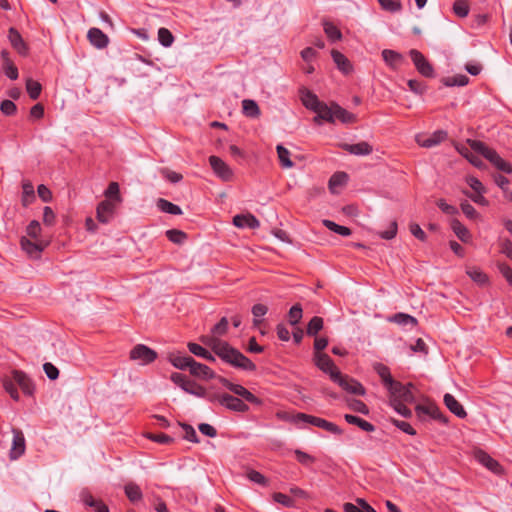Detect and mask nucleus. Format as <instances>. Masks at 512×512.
Wrapping results in <instances>:
<instances>
[{"label":"nucleus","instance_id":"14","mask_svg":"<svg viewBox=\"0 0 512 512\" xmlns=\"http://www.w3.org/2000/svg\"><path fill=\"white\" fill-rule=\"evenodd\" d=\"M315 365L324 373L329 374L330 379L334 372H338L339 369L335 366L333 360L325 353L314 354Z\"/></svg>","mask_w":512,"mask_h":512},{"label":"nucleus","instance_id":"26","mask_svg":"<svg viewBox=\"0 0 512 512\" xmlns=\"http://www.w3.org/2000/svg\"><path fill=\"white\" fill-rule=\"evenodd\" d=\"M382 58L392 69H397L403 62L402 54L391 49H384L382 51Z\"/></svg>","mask_w":512,"mask_h":512},{"label":"nucleus","instance_id":"4","mask_svg":"<svg viewBox=\"0 0 512 512\" xmlns=\"http://www.w3.org/2000/svg\"><path fill=\"white\" fill-rule=\"evenodd\" d=\"M292 421L295 424H310L315 427L324 429L332 434L340 435L342 434V429L336 424L329 422L323 418L316 417L313 415L305 414V413H297L293 416Z\"/></svg>","mask_w":512,"mask_h":512},{"label":"nucleus","instance_id":"47","mask_svg":"<svg viewBox=\"0 0 512 512\" xmlns=\"http://www.w3.org/2000/svg\"><path fill=\"white\" fill-rule=\"evenodd\" d=\"M26 89L31 99L36 100L40 96L42 87L41 84L32 79H28L26 82Z\"/></svg>","mask_w":512,"mask_h":512},{"label":"nucleus","instance_id":"22","mask_svg":"<svg viewBox=\"0 0 512 512\" xmlns=\"http://www.w3.org/2000/svg\"><path fill=\"white\" fill-rule=\"evenodd\" d=\"M341 147L348 153L357 155V156H366V155L371 154L373 151L372 146L366 141H362V142H359L356 144L344 143V144H342Z\"/></svg>","mask_w":512,"mask_h":512},{"label":"nucleus","instance_id":"64","mask_svg":"<svg viewBox=\"0 0 512 512\" xmlns=\"http://www.w3.org/2000/svg\"><path fill=\"white\" fill-rule=\"evenodd\" d=\"M437 206L445 214H448V215L458 214V209L455 206L448 204L444 199L438 200Z\"/></svg>","mask_w":512,"mask_h":512},{"label":"nucleus","instance_id":"3","mask_svg":"<svg viewBox=\"0 0 512 512\" xmlns=\"http://www.w3.org/2000/svg\"><path fill=\"white\" fill-rule=\"evenodd\" d=\"M301 101L307 109L317 114L314 118L315 122H318L320 119H329L328 105L319 101L318 97L311 91L307 89L301 90Z\"/></svg>","mask_w":512,"mask_h":512},{"label":"nucleus","instance_id":"48","mask_svg":"<svg viewBox=\"0 0 512 512\" xmlns=\"http://www.w3.org/2000/svg\"><path fill=\"white\" fill-rule=\"evenodd\" d=\"M323 328V319L318 316H314L308 323L307 334L309 336H315Z\"/></svg>","mask_w":512,"mask_h":512},{"label":"nucleus","instance_id":"51","mask_svg":"<svg viewBox=\"0 0 512 512\" xmlns=\"http://www.w3.org/2000/svg\"><path fill=\"white\" fill-rule=\"evenodd\" d=\"M166 236L169 239V241H171L175 244H182L187 238L186 233H184L181 230H177V229L167 230Z\"/></svg>","mask_w":512,"mask_h":512},{"label":"nucleus","instance_id":"34","mask_svg":"<svg viewBox=\"0 0 512 512\" xmlns=\"http://www.w3.org/2000/svg\"><path fill=\"white\" fill-rule=\"evenodd\" d=\"M376 371L378 375L381 377L383 384L387 387L388 390H390L397 382L393 380L390 370L387 366L383 364H378L376 366Z\"/></svg>","mask_w":512,"mask_h":512},{"label":"nucleus","instance_id":"1","mask_svg":"<svg viewBox=\"0 0 512 512\" xmlns=\"http://www.w3.org/2000/svg\"><path fill=\"white\" fill-rule=\"evenodd\" d=\"M227 329L228 320L226 317H223L213 326L211 330L213 335L204 336L201 340L205 345L210 347L223 362L244 371H255L256 365L249 358L232 347L228 342L219 339V336H223L227 332Z\"/></svg>","mask_w":512,"mask_h":512},{"label":"nucleus","instance_id":"30","mask_svg":"<svg viewBox=\"0 0 512 512\" xmlns=\"http://www.w3.org/2000/svg\"><path fill=\"white\" fill-rule=\"evenodd\" d=\"M331 56L339 70H341L345 74H348L352 71L351 63L344 54L337 50H332Z\"/></svg>","mask_w":512,"mask_h":512},{"label":"nucleus","instance_id":"59","mask_svg":"<svg viewBox=\"0 0 512 512\" xmlns=\"http://www.w3.org/2000/svg\"><path fill=\"white\" fill-rule=\"evenodd\" d=\"M3 71L11 80H16L18 78V69L11 60H7L6 63H3Z\"/></svg>","mask_w":512,"mask_h":512},{"label":"nucleus","instance_id":"36","mask_svg":"<svg viewBox=\"0 0 512 512\" xmlns=\"http://www.w3.org/2000/svg\"><path fill=\"white\" fill-rule=\"evenodd\" d=\"M243 113L247 117L256 118L260 115V109L258 104L251 99H245L242 101Z\"/></svg>","mask_w":512,"mask_h":512},{"label":"nucleus","instance_id":"13","mask_svg":"<svg viewBox=\"0 0 512 512\" xmlns=\"http://www.w3.org/2000/svg\"><path fill=\"white\" fill-rule=\"evenodd\" d=\"M209 163L214 173L223 181H230L233 176L231 168L218 156H210Z\"/></svg>","mask_w":512,"mask_h":512},{"label":"nucleus","instance_id":"23","mask_svg":"<svg viewBox=\"0 0 512 512\" xmlns=\"http://www.w3.org/2000/svg\"><path fill=\"white\" fill-rule=\"evenodd\" d=\"M87 37L90 43L98 49L107 47L109 43L108 36L98 28H91L88 31Z\"/></svg>","mask_w":512,"mask_h":512},{"label":"nucleus","instance_id":"39","mask_svg":"<svg viewBox=\"0 0 512 512\" xmlns=\"http://www.w3.org/2000/svg\"><path fill=\"white\" fill-rule=\"evenodd\" d=\"M323 28L325 34L332 42L338 41L342 38L341 31L333 23L324 21Z\"/></svg>","mask_w":512,"mask_h":512},{"label":"nucleus","instance_id":"5","mask_svg":"<svg viewBox=\"0 0 512 512\" xmlns=\"http://www.w3.org/2000/svg\"><path fill=\"white\" fill-rule=\"evenodd\" d=\"M207 400L211 403H218L229 410L236 412H245L248 410V405L241 399L230 395L228 393H210Z\"/></svg>","mask_w":512,"mask_h":512},{"label":"nucleus","instance_id":"61","mask_svg":"<svg viewBox=\"0 0 512 512\" xmlns=\"http://www.w3.org/2000/svg\"><path fill=\"white\" fill-rule=\"evenodd\" d=\"M349 407L355 411V412H358V413H361V414H364V415H367L369 414V408L367 407V405L361 401V400H357V399H354L352 400L350 403H349Z\"/></svg>","mask_w":512,"mask_h":512},{"label":"nucleus","instance_id":"35","mask_svg":"<svg viewBox=\"0 0 512 512\" xmlns=\"http://www.w3.org/2000/svg\"><path fill=\"white\" fill-rule=\"evenodd\" d=\"M124 490L128 499L133 503L140 501L143 497L140 487L133 482L126 484Z\"/></svg>","mask_w":512,"mask_h":512},{"label":"nucleus","instance_id":"9","mask_svg":"<svg viewBox=\"0 0 512 512\" xmlns=\"http://www.w3.org/2000/svg\"><path fill=\"white\" fill-rule=\"evenodd\" d=\"M409 55L417 69V71L424 77L431 78L434 76L433 66L425 58V56L416 49H411Z\"/></svg>","mask_w":512,"mask_h":512},{"label":"nucleus","instance_id":"62","mask_svg":"<svg viewBox=\"0 0 512 512\" xmlns=\"http://www.w3.org/2000/svg\"><path fill=\"white\" fill-rule=\"evenodd\" d=\"M467 184L473 190L472 192H486V189L482 182L474 176H468L466 178Z\"/></svg>","mask_w":512,"mask_h":512},{"label":"nucleus","instance_id":"28","mask_svg":"<svg viewBox=\"0 0 512 512\" xmlns=\"http://www.w3.org/2000/svg\"><path fill=\"white\" fill-rule=\"evenodd\" d=\"M35 199H36V196H35L33 184L28 180L23 181L22 197H21L22 205L24 207H27L30 204H32L35 201Z\"/></svg>","mask_w":512,"mask_h":512},{"label":"nucleus","instance_id":"56","mask_svg":"<svg viewBox=\"0 0 512 512\" xmlns=\"http://www.w3.org/2000/svg\"><path fill=\"white\" fill-rule=\"evenodd\" d=\"M460 207L462 212L468 219L475 220L479 217V213L468 201L465 200L461 202Z\"/></svg>","mask_w":512,"mask_h":512},{"label":"nucleus","instance_id":"2","mask_svg":"<svg viewBox=\"0 0 512 512\" xmlns=\"http://www.w3.org/2000/svg\"><path fill=\"white\" fill-rule=\"evenodd\" d=\"M471 149L489 160L498 170L510 174L512 166L510 163L501 158L498 153L489 148L484 142L478 140H468Z\"/></svg>","mask_w":512,"mask_h":512},{"label":"nucleus","instance_id":"63","mask_svg":"<svg viewBox=\"0 0 512 512\" xmlns=\"http://www.w3.org/2000/svg\"><path fill=\"white\" fill-rule=\"evenodd\" d=\"M0 110L4 115L11 116L16 113L17 107L11 100H4L1 102Z\"/></svg>","mask_w":512,"mask_h":512},{"label":"nucleus","instance_id":"8","mask_svg":"<svg viewBox=\"0 0 512 512\" xmlns=\"http://www.w3.org/2000/svg\"><path fill=\"white\" fill-rule=\"evenodd\" d=\"M130 358L139 361L142 365H146L152 363L157 358V353L144 344H138L130 351Z\"/></svg>","mask_w":512,"mask_h":512},{"label":"nucleus","instance_id":"20","mask_svg":"<svg viewBox=\"0 0 512 512\" xmlns=\"http://www.w3.org/2000/svg\"><path fill=\"white\" fill-rule=\"evenodd\" d=\"M233 224L238 228L257 229L260 227L259 220L252 214H238L234 216Z\"/></svg>","mask_w":512,"mask_h":512},{"label":"nucleus","instance_id":"32","mask_svg":"<svg viewBox=\"0 0 512 512\" xmlns=\"http://www.w3.org/2000/svg\"><path fill=\"white\" fill-rule=\"evenodd\" d=\"M344 419L346 420L347 423L356 425L363 431L372 432L375 430V427L373 424H371L370 422H368L358 416H355L352 414H345Z\"/></svg>","mask_w":512,"mask_h":512},{"label":"nucleus","instance_id":"19","mask_svg":"<svg viewBox=\"0 0 512 512\" xmlns=\"http://www.w3.org/2000/svg\"><path fill=\"white\" fill-rule=\"evenodd\" d=\"M189 372L194 377H198L203 380H209L216 377L215 373L210 367L195 360H193Z\"/></svg>","mask_w":512,"mask_h":512},{"label":"nucleus","instance_id":"27","mask_svg":"<svg viewBox=\"0 0 512 512\" xmlns=\"http://www.w3.org/2000/svg\"><path fill=\"white\" fill-rule=\"evenodd\" d=\"M193 360L194 358L188 355L170 354L169 356L170 363L179 370H189Z\"/></svg>","mask_w":512,"mask_h":512},{"label":"nucleus","instance_id":"45","mask_svg":"<svg viewBox=\"0 0 512 512\" xmlns=\"http://www.w3.org/2000/svg\"><path fill=\"white\" fill-rule=\"evenodd\" d=\"M158 40L164 47H170L174 42L173 34L167 28H160L158 30Z\"/></svg>","mask_w":512,"mask_h":512},{"label":"nucleus","instance_id":"55","mask_svg":"<svg viewBox=\"0 0 512 512\" xmlns=\"http://www.w3.org/2000/svg\"><path fill=\"white\" fill-rule=\"evenodd\" d=\"M289 322L291 325H296L302 318V307L299 304L293 305L289 310Z\"/></svg>","mask_w":512,"mask_h":512},{"label":"nucleus","instance_id":"17","mask_svg":"<svg viewBox=\"0 0 512 512\" xmlns=\"http://www.w3.org/2000/svg\"><path fill=\"white\" fill-rule=\"evenodd\" d=\"M446 137L447 133L445 131L437 130L428 137L418 135L416 141L422 147L431 148L443 142Z\"/></svg>","mask_w":512,"mask_h":512},{"label":"nucleus","instance_id":"11","mask_svg":"<svg viewBox=\"0 0 512 512\" xmlns=\"http://www.w3.org/2000/svg\"><path fill=\"white\" fill-rule=\"evenodd\" d=\"M412 388V384L403 385L400 382H396L394 386L389 390L391 394L390 399H397L398 401L401 402L412 403L414 401Z\"/></svg>","mask_w":512,"mask_h":512},{"label":"nucleus","instance_id":"41","mask_svg":"<svg viewBox=\"0 0 512 512\" xmlns=\"http://www.w3.org/2000/svg\"><path fill=\"white\" fill-rule=\"evenodd\" d=\"M323 224L326 228L341 236L347 237L351 235V230L348 227L339 225L331 220H323Z\"/></svg>","mask_w":512,"mask_h":512},{"label":"nucleus","instance_id":"38","mask_svg":"<svg viewBox=\"0 0 512 512\" xmlns=\"http://www.w3.org/2000/svg\"><path fill=\"white\" fill-rule=\"evenodd\" d=\"M276 151L278 154L280 164L283 168L293 167L294 164L290 159V151L288 149H286L283 145L279 144L276 147Z\"/></svg>","mask_w":512,"mask_h":512},{"label":"nucleus","instance_id":"29","mask_svg":"<svg viewBox=\"0 0 512 512\" xmlns=\"http://www.w3.org/2000/svg\"><path fill=\"white\" fill-rule=\"evenodd\" d=\"M416 411L419 416L429 415L433 419H437L439 421L446 422V418L443 416L440 409L435 405H430V406L418 405L416 407Z\"/></svg>","mask_w":512,"mask_h":512},{"label":"nucleus","instance_id":"46","mask_svg":"<svg viewBox=\"0 0 512 512\" xmlns=\"http://www.w3.org/2000/svg\"><path fill=\"white\" fill-rule=\"evenodd\" d=\"M267 311H268L267 306H265L263 304H255L252 307V314L254 317V319H253L254 326L258 327L260 325V323L262 322L261 318L266 315Z\"/></svg>","mask_w":512,"mask_h":512},{"label":"nucleus","instance_id":"24","mask_svg":"<svg viewBox=\"0 0 512 512\" xmlns=\"http://www.w3.org/2000/svg\"><path fill=\"white\" fill-rule=\"evenodd\" d=\"M20 245L22 250L25 251L28 256L35 258L38 257L44 249L42 242H38L37 240L33 242L29 240L26 236H23L21 238Z\"/></svg>","mask_w":512,"mask_h":512},{"label":"nucleus","instance_id":"43","mask_svg":"<svg viewBox=\"0 0 512 512\" xmlns=\"http://www.w3.org/2000/svg\"><path fill=\"white\" fill-rule=\"evenodd\" d=\"M378 3L383 10L391 13L399 12L402 9L400 0H378Z\"/></svg>","mask_w":512,"mask_h":512},{"label":"nucleus","instance_id":"16","mask_svg":"<svg viewBox=\"0 0 512 512\" xmlns=\"http://www.w3.org/2000/svg\"><path fill=\"white\" fill-rule=\"evenodd\" d=\"M115 205L111 200H104L100 202L96 209L97 220L101 223H108L114 213Z\"/></svg>","mask_w":512,"mask_h":512},{"label":"nucleus","instance_id":"53","mask_svg":"<svg viewBox=\"0 0 512 512\" xmlns=\"http://www.w3.org/2000/svg\"><path fill=\"white\" fill-rule=\"evenodd\" d=\"M453 11L457 16L464 18L469 13V5L465 0H456L453 4Z\"/></svg>","mask_w":512,"mask_h":512},{"label":"nucleus","instance_id":"58","mask_svg":"<svg viewBox=\"0 0 512 512\" xmlns=\"http://www.w3.org/2000/svg\"><path fill=\"white\" fill-rule=\"evenodd\" d=\"M273 500L287 508L293 507L295 504V501L291 497L280 492L273 494Z\"/></svg>","mask_w":512,"mask_h":512},{"label":"nucleus","instance_id":"40","mask_svg":"<svg viewBox=\"0 0 512 512\" xmlns=\"http://www.w3.org/2000/svg\"><path fill=\"white\" fill-rule=\"evenodd\" d=\"M442 82L447 87L465 86L468 84L469 78L466 75L458 74V75L446 77L442 80Z\"/></svg>","mask_w":512,"mask_h":512},{"label":"nucleus","instance_id":"42","mask_svg":"<svg viewBox=\"0 0 512 512\" xmlns=\"http://www.w3.org/2000/svg\"><path fill=\"white\" fill-rule=\"evenodd\" d=\"M15 381L13 380V376L11 377H5L3 379V387L5 391L11 396L12 399L15 401L19 400V393L15 385Z\"/></svg>","mask_w":512,"mask_h":512},{"label":"nucleus","instance_id":"44","mask_svg":"<svg viewBox=\"0 0 512 512\" xmlns=\"http://www.w3.org/2000/svg\"><path fill=\"white\" fill-rule=\"evenodd\" d=\"M391 320L393 322H395L399 325H403V326H408V325L415 326L417 324V320L413 316L405 314V313H397L392 317Z\"/></svg>","mask_w":512,"mask_h":512},{"label":"nucleus","instance_id":"60","mask_svg":"<svg viewBox=\"0 0 512 512\" xmlns=\"http://www.w3.org/2000/svg\"><path fill=\"white\" fill-rule=\"evenodd\" d=\"M391 422L395 427H397L398 429H400L401 431H403L406 434H409V435L416 434L415 429L406 421L392 419Z\"/></svg>","mask_w":512,"mask_h":512},{"label":"nucleus","instance_id":"7","mask_svg":"<svg viewBox=\"0 0 512 512\" xmlns=\"http://www.w3.org/2000/svg\"><path fill=\"white\" fill-rule=\"evenodd\" d=\"M331 380L348 393L361 396L365 394V389L361 383L347 375H343L340 371L334 372Z\"/></svg>","mask_w":512,"mask_h":512},{"label":"nucleus","instance_id":"49","mask_svg":"<svg viewBox=\"0 0 512 512\" xmlns=\"http://www.w3.org/2000/svg\"><path fill=\"white\" fill-rule=\"evenodd\" d=\"M407 402H401L397 399H390V405L394 410L403 417H410L412 415L411 410L405 405Z\"/></svg>","mask_w":512,"mask_h":512},{"label":"nucleus","instance_id":"21","mask_svg":"<svg viewBox=\"0 0 512 512\" xmlns=\"http://www.w3.org/2000/svg\"><path fill=\"white\" fill-rule=\"evenodd\" d=\"M8 39L12 47L21 55H26L28 53V47L24 42L20 33L13 27H11L8 31Z\"/></svg>","mask_w":512,"mask_h":512},{"label":"nucleus","instance_id":"25","mask_svg":"<svg viewBox=\"0 0 512 512\" xmlns=\"http://www.w3.org/2000/svg\"><path fill=\"white\" fill-rule=\"evenodd\" d=\"M444 404L446 407L457 417L459 418H465L467 413L463 406L460 404V402L451 394L446 393L444 395Z\"/></svg>","mask_w":512,"mask_h":512},{"label":"nucleus","instance_id":"6","mask_svg":"<svg viewBox=\"0 0 512 512\" xmlns=\"http://www.w3.org/2000/svg\"><path fill=\"white\" fill-rule=\"evenodd\" d=\"M171 380L188 394L205 399H207V396L210 394L204 387L191 381L184 374L178 372L172 373Z\"/></svg>","mask_w":512,"mask_h":512},{"label":"nucleus","instance_id":"15","mask_svg":"<svg viewBox=\"0 0 512 512\" xmlns=\"http://www.w3.org/2000/svg\"><path fill=\"white\" fill-rule=\"evenodd\" d=\"M13 380L21 388L24 394L31 396L34 393V384L28 375L19 370L12 371Z\"/></svg>","mask_w":512,"mask_h":512},{"label":"nucleus","instance_id":"37","mask_svg":"<svg viewBox=\"0 0 512 512\" xmlns=\"http://www.w3.org/2000/svg\"><path fill=\"white\" fill-rule=\"evenodd\" d=\"M231 392L242 397L250 403H259L258 398L242 385L235 384L231 387Z\"/></svg>","mask_w":512,"mask_h":512},{"label":"nucleus","instance_id":"57","mask_svg":"<svg viewBox=\"0 0 512 512\" xmlns=\"http://www.w3.org/2000/svg\"><path fill=\"white\" fill-rule=\"evenodd\" d=\"M40 233H41L40 223L37 220H32L26 228L27 236H29L30 238H32L34 240H38Z\"/></svg>","mask_w":512,"mask_h":512},{"label":"nucleus","instance_id":"31","mask_svg":"<svg viewBox=\"0 0 512 512\" xmlns=\"http://www.w3.org/2000/svg\"><path fill=\"white\" fill-rule=\"evenodd\" d=\"M451 229L462 242L467 243L471 240L469 230L458 219L451 220Z\"/></svg>","mask_w":512,"mask_h":512},{"label":"nucleus","instance_id":"12","mask_svg":"<svg viewBox=\"0 0 512 512\" xmlns=\"http://www.w3.org/2000/svg\"><path fill=\"white\" fill-rule=\"evenodd\" d=\"M13 433V440H12V446L9 452V456L11 460H17L20 458L24 453L26 449V443H25V437L21 430L19 429H12Z\"/></svg>","mask_w":512,"mask_h":512},{"label":"nucleus","instance_id":"54","mask_svg":"<svg viewBox=\"0 0 512 512\" xmlns=\"http://www.w3.org/2000/svg\"><path fill=\"white\" fill-rule=\"evenodd\" d=\"M105 196L109 199H113L116 202H121L119 184L117 182H111L105 191Z\"/></svg>","mask_w":512,"mask_h":512},{"label":"nucleus","instance_id":"10","mask_svg":"<svg viewBox=\"0 0 512 512\" xmlns=\"http://www.w3.org/2000/svg\"><path fill=\"white\" fill-rule=\"evenodd\" d=\"M328 112L330 114L329 119H323L326 122L333 123L335 120H339L344 124L356 122V116L338 104H332L331 106H328Z\"/></svg>","mask_w":512,"mask_h":512},{"label":"nucleus","instance_id":"50","mask_svg":"<svg viewBox=\"0 0 512 512\" xmlns=\"http://www.w3.org/2000/svg\"><path fill=\"white\" fill-rule=\"evenodd\" d=\"M467 274L474 282L480 285H484L488 281L487 275L478 268H469Z\"/></svg>","mask_w":512,"mask_h":512},{"label":"nucleus","instance_id":"18","mask_svg":"<svg viewBox=\"0 0 512 512\" xmlns=\"http://www.w3.org/2000/svg\"><path fill=\"white\" fill-rule=\"evenodd\" d=\"M476 460L495 474L502 471L501 465L486 452L479 450L475 453Z\"/></svg>","mask_w":512,"mask_h":512},{"label":"nucleus","instance_id":"52","mask_svg":"<svg viewBox=\"0 0 512 512\" xmlns=\"http://www.w3.org/2000/svg\"><path fill=\"white\" fill-rule=\"evenodd\" d=\"M462 193L478 205H481V206L488 205V200L484 197V194L486 192H471L468 190H463Z\"/></svg>","mask_w":512,"mask_h":512},{"label":"nucleus","instance_id":"33","mask_svg":"<svg viewBox=\"0 0 512 512\" xmlns=\"http://www.w3.org/2000/svg\"><path fill=\"white\" fill-rule=\"evenodd\" d=\"M157 207L159 208V210H161L162 212L164 213H168V214H171V215H180L182 214V210L181 208L166 200V199H163V198H159L157 200Z\"/></svg>","mask_w":512,"mask_h":512}]
</instances>
